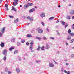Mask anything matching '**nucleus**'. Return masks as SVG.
<instances>
[{"label":"nucleus","mask_w":74,"mask_h":74,"mask_svg":"<svg viewBox=\"0 0 74 74\" xmlns=\"http://www.w3.org/2000/svg\"><path fill=\"white\" fill-rule=\"evenodd\" d=\"M36 30H38V32L40 34L42 33L43 32V30L41 29H40V28L38 27L36 29Z\"/></svg>","instance_id":"1"},{"label":"nucleus","mask_w":74,"mask_h":74,"mask_svg":"<svg viewBox=\"0 0 74 74\" xmlns=\"http://www.w3.org/2000/svg\"><path fill=\"white\" fill-rule=\"evenodd\" d=\"M7 52V49H5L3 51V53L5 56H7V54L6 53Z\"/></svg>","instance_id":"2"},{"label":"nucleus","mask_w":74,"mask_h":74,"mask_svg":"<svg viewBox=\"0 0 74 74\" xmlns=\"http://www.w3.org/2000/svg\"><path fill=\"white\" fill-rule=\"evenodd\" d=\"M18 1V0H14V1L15 3H14V2H13L14 6H15L16 5L18 4V3H17V1Z\"/></svg>","instance_id":"3"},{"label":"nucleus","mask_w":74,"mask_h":74,"mask_svg":"<svg viewBox=\"0 0 74 74\" xmlns=\"http://www.w3.org/2000/svg\"><path fill=\"white\" fill-rule=\"evenodd\" d=\"M27 19H29L30 21H33V19L32 17L30 18V16H28L27 17Z\"/></svg>","instance_id":"4"},{"label":"nucleus","mask_w":74,"mask_h":74,"mask_svg":"<svg viewBox=\"0 0 74 74\" xmlns=\"http://www.w3.org/2000/svg\"><path fill=\"white\" fill-rule=\"evenodd\" d=\"M5 27H4L1 30V34H3L5 32Z\"/></svg>","instance_id":"5"},{"label":"nucleus","mask_w":74,"mask_h":74,"mask_svg":"<svg viewBox=\"0 0 74 74\" xmlns=\"http://www.w3.org/2000/svg\"><path fill=\"white\" fill-rule=\"evenodd\" d=\"M35 11V9L34 8H32L31 9H30L29 11V12L30 13L31 12H34V11Z\"/></svg>","instance_id":"6"},{"label":"nucleus","mask_w":74,"mask_h":74,"mask_svg":"<svg viewBox=\"0 0 74 74\" xmlns=\"http://www.w3.org/2000/svg\"><path fill=\"white\" fill-rule=\"evenodd\" d=\"M0 45L1 47H2V48H4V47L5 46V45H4V43L3 42H1Z\"/></svg>","instance_id":"7"},{"label":"nucleus","mask_w":74,"mask_h":74,"mask_svg":"<svg viewBox=\"0 0 74 74\" xmlns=\"http://www.w3.org/2000/svg\"><path fill=\"white\" fill-rule=\"evenodd\" d=\"M40 16L41 18H44V17H45V14L43 12L42 14H41Z\"/></svg>","instance_id":"8"},{"label":"nucleus","mask_w":74,"mask_h":74,"mask_svg":"<svg viewBox=\"0 0 74 74\" xmlns=\"http://www.w3.org/2000/svg\"><path fill=\"white\" fill-rule=\"evenodd\" d=\"M33 5V3H29L27 4V5L28 7H29L30 6H32V5Z\"/></svg>","instance_id":"9"},{"label":"nucleus","mask_w":74,"mask_h":74,"mask_svg":"<svg viewBox=\"0 0 74 74\" xmlns=\"http://www.w3.org/2000/svg\"><path fill=\"white\" fill-rule=\"evenodd\" d=\"M69 35L71 36L72 37H74V33H71V34H69Z\"/></svg>","instance_id":"10"},{"label":"nucleus","mask_w":74,"mask_h":74,"mask_svg":"<svg viewBox=\"0 0 74 74\" xmlns=\"http://www.w3.org/2000/svg\"><path fill=\"white\" fill-rule=\"evenodd\" d=\"M61 23H62L63 25H66V23L64 21H61Z\"/></svg>","instance_id":"11"},{"label":"nucleus","mask_w":74,"mask_h":74,"mask_svg":"<svg viewBox=\"0 0 74 74\" xmlns=\"http://www.w3.org/2000/svg\"><path fill=\"white\" fill-rule=\"evenodd\" d=\"M14 48H15L14 47H12L9 48V51H12V50H13Z\"/></svg>","instance_id":"12"},{"label":"nucleus","mask_w":74,"mask_h":74,"mask_svg":"<svg viewBox=\"0 0 74 74\" xmlns=\"http://www.w3.org/2000/svg\"><path fill=\"white\" fill-rule=\"evenodd\" d=\"M12 10H13V11H14L15 12H16V9H15V8L14 7L12 6Z\"/></svg>","instance_id":"13"},{"label":"nucleus","mask_w":74,"mask_h":74,"mask_svg":"<svg viewBox=\"0 0 74 74\" xmlns=\"http://www.w3.org/2000/svg\"><path fill=\"white\" fill-rule=\"evenodd\" d=\"M36 40H42V38H41V37H36Z\"/></svg>","instance_id":"14"},{"label":"nucleus","mask_w":74,"mask_h":74,"mask_svg":"<svg viewBox=\"0 0 74 74\" xmlns=\"http://www.w3.org/2000/svg\"><path fill=\"white\" fill-rule=\"evenodd\" d=\"M33 49V47L32 46H29V49L30 50H32Z\"/></svg>","instance_id":"15"},{"label":"nucleus","mask_w":74,"mask_h":74,"mask_svg":"<svg viewBox=\"0 0 74 74\" xmlns=\"http://www.w3.org/2000/svg\"><path fill=\"white\" fill-rule=\"evenodd\" d=\"M70 14L71 15H74V11L73 10H72V11L70 12Z\"/></svg>","instance_id":"16"},{"label":"nucleus","mask_w":74,"mask_h":74,"mask_svg":"<svg viewBox=\"0 0 74 74\" xmlns=\"http://www.w3.org/2000/svg\"><path fill=\"white\" fill-rule=\"evenodd\" d=\"M27 37H32V36L31 35H30L29 34H28L27 35Z\"/></svg>","instance_id":"17"},{"label":"nucleus","mask_w":74,"mask_h":74,"mask_svg":"<svg viewBox=\"0 0 74 74\" xmlns=\"http://www.w3.org/2000/svg\"><path fill=\"white\" fill-rule=\"evenodd\" d=\"M28 7V6L27 5H25L24 6V9H26V8H27Z\"/></svg>","instance_id":"18"},{"label":"nucleus","mask_w":74,"mask_h":74,"mask_svg":"<svg viewBox=\"0 0 74 74\" xmlns=\"http://www.w3.org/2000/svg\"><path fill=\"white\" fill-rule=\"evenodd\" d=\"M19 21V19L18 18H16L15 20H14V22L15 23H16L18 22Z\"/></svg>","instance_id":"19"},{"label":"nucleus","mask_w":74,"mask_h":74,"mask_svg":"<svg viewBox=\"0 0 74 74\" xmlns=\"http://www.w3.org/2000/svg\"><path fill=\"white\" fill-rule=\"evenodd\" d=\"M49 66H50V67H53V64L50 63L49 64Z\"/></svg>","instance_id":"20"},{"label":"nucleus","mask_w":74,"mask_h":74,"mask_svg":"<svg viewBox=\"0 0 74 74\" xmlns=\"http://www.w3.org/2000/svg\"><path fill=\"white\" fill-rule=\"evenodd\" d=\"M16 71L17 73H19V72H20V70H19V69L18 68L16 69Z\"/></svg>","instance_id":"21"},{"label":"nucleus","mask_w":74,"mask_h":74,"mask_svg":"<svg viewBox=\"0 0 74 74\" xmlns=\"http://www.w3.org/2000/svg\"><path fill=\"white\" fill-rule=\"evenodd\" d=\"M67 40H71V37L70 36H69L68 38H67Z\"/></svg>","instance_id":"22"},{"label":"nucleus","mask_w":74,"mask_h":74,"mask_svg":"<svg viewBox=\"0 0 74 74\" xmlns=\"http://www.w3.org/2000/svg\"><path fill=\"white\" fill-rule=\"evenodd\" d=\"M34 43V42H33V41H32L31 43H30V46H33V45Z\"/></svg>","instance_id":"23"},{"label":"nucleus","mask_w":74,"mask_h":74,"mask_svg":"<svg viewBox=\"0 0 74 74\" xmlns=\"http://www.w3.org/2000/svg\"><path fill=\"white\" fill-rule=\"evenodd\" d=\"M71 29H69L68 30V33H69V34L71 33Z\"/></svg>","instance_id":"24"},{"label":"nucleus","mask_w":74,"mask_h":74,"mask_svg":"<svg viewBox=\"0 0 74 74\" xmlns=\"http://www.w3.org/2000/svg\"><path fill=\"white\" fill-rule=\"evenodd\" d=\"M18 52V50H15L14 52V54H16Z\"/></svg>","instance_id":"25"},{"label":"nucleus","mask_w":74,"mask_h":74,"mask_svg":"<svg viewBox=\"0 0 74 74\" xmlns=\"http://www.w3.org/2000/svg\"><path fill=\"white\" fill-rule=\"evenodd\" d=\"M41 48V47H40V46H38V48L37 49V51H40V49Z\"/></svg>","instance_id":"26"},{"label":"nucleus","mask_w":74,"mask_h":74,"mask_svg":"<svg viewBox=\"0 0 74 74\" xmlns=\"http://www.w3.org/2000/svg\"><path fill=\"white\" fill-rule=\"evenodd\" d=\"M42 38L43 39H44V40H47V38L45 37L44 36L43 38Z\"/></svg>","instance_id":"27"},{"label":"nucleus","mask_w":74,"mask_h":74,"mask_svg":"<svg viewBox=\"0 0 74 74\" xmlns=\"http://www.w3.org/2000/svg\"><path fill=\"white\" fill-rule=\"evenodd\" d=\"M15 38H13L11 40L12 42H14V41H15Z\"/></svg>","instance_id":"28"},{"label":"nucleus","mask_w":74,"mask_h":74,"mask_svg":"<svg viewBox=\"0 0 74 74\" xmlns=\"http://www.w3.org/2000/svg\"><path fill=\"white\" fill-rule=\"evenodd\" d=\"M66 18L68 19H70V16H67Z\"/></svg>","instance_id":"29"},{"label":"nucleus","mask_w":74,"mask_h":74,"mask_svg":"<svg viewBox=\"0 0 74 74\" xmlns=\"http://www.w3.org/2000/svg\"><path fill=\"white\" fill-rule=\"evenodd\" d=\"M41 50L42 51H44V46H42L41 48Z\"/></svg>","instance_id":"30"},{"label":"nucleus","mask_w":74,"mask_h":74,"mask_svg":"<svg viewBox=\"0 0 74 74\" xmlns=\"http://www.w3.org/2000/svg\"><path fill=\"white\" fill-rule=\"evenodd\" d=\"M46 49H49V45H47V46L46 47Z\"/></svg>","instance_id":"31"},{"label":"nucleus","mask_w":74,"mask_h":74,"mask_svg":"<svg viewBox=\"0 0 74 74\" xmlns=\"http://www.w3.org/2000/svg\"><path fill=\"white\" fill-rule=\"evenodd\" d=\"M9 17H10V18H14V16H12L9 15Z\"/></svg>","instance_id":"32"},{"label":"nucleus","mask_w":74,"mask_h":74,"mask_svg":"<svg viewBox=\"0 0 74 74\" xmlns=\"http://www.w3.org/2000/svg\"><path fill=\"white\" fill-rule=\"evenodd\" d=\"M7 59V57H6V56H5V57H4V58H3V60H4V61H5V60H6V59Z\"/></svg>","instance_id":"33"},{"label":"nucleus","mask_w":74,"mask_h":74,"mask_svg":"<svg viewBox=\"0 0 74 74\" xmlns=\"http://www.w3.org/2000/svg\"><path fill=\"white\" fill-rule=\"evenodd\" d=\"M54 19V17H52L49 18V20H51V19Z\"/></svg>","instance_id":"34"},{"label":"nucleus","mask_w":74,"mask_h":74,"mask_svg":"<svg viewBox=\"0 0 74 74\" xmlns=\"http://www.w3.org/2000/svg\"><path fill=\"white\" fill-rule=\"evenodd\" d=\"M72 29H73V30H74V24H73L72 25Z\"/></svg>","instance_id":"35"},{"label":"nucleus","mask_w":74,"mask_h":74,"mask_svg":"<svg viewBox=\"0 0 74 74\" xmlns=\"http://www.w3.org/2000/svg\"><path fill=\"white\" fill-rule=\"evenodd\" d=\"M8 74H11V71H8Z\"/></svg>","instance_id":"36"},{"label":"nucleus","mask_w":74,"mask_h":74,"mask_svg":"<svg viewBox=\"0 0 74 74\" xmlns=\"http://www.w3.org/2000/svg\"><path fill=\"white\" fill-rule=\"evenodd\" d=\"M8 68H6L5 69V71H7L8 70Z\"/></svg>","instance_id":"37"},{"label":"nucleus","mask_w":74,"mask_h":74,"mask_svg":"<svg viewBox=\"0 0 74 74\" xmlns=\"http://www.w3.org/2000/svg\"><path fill=\"white\" fill-rule=\"evenodd\" d=\"M5 9H6V11H8L9 10L8 7H6Z\"/></svg>","instance_id":"38"},{"label":"nucleus","mask_w":74,"mask_h":74,"mask_svg":"<svg viewBox=\"0 0 74 74\" xmlns=\"http://www.w3.org/2000/svg\"><path fill=\"white\" fill-rule=\"evenodd\" d=\"M41 24L43 26H45V25H44V23H43V22H41Z\"/></svg>","instance_id":"39"},{"label":"nucleus","mask_w":74,"mask_h":74,"mask_svg":"<svg viewBox=\"0 0 74 74\" xmlns=\"http://www.w3.org/2000/svg\"><path fill=\"white\" fill-rule=\"evenodd\" d=\"M50 39L51 40H54V38H53L52 37H51Z\"/></svg>","instance_id":"40"},{"label":"nucleus","mask_w":74,"mask_h":74,"mask_svg":"<svg viewBox=\"0 0 74 74\" xmlns=\"http://www.w3.org/2000/svg\"><path fill=\"white\" fill-rule=\"evenodd\" d=\"M17 44L18 46H19L20 45V43H17Z\"/></svg>","instance_id":"41"},{"label":"nucleus","mask_w":74,"mask_h":74,"mask_svg":"<svg viewBox=\"0 0 74 74\" xmlns=\"http://www.w3.org/2000/svg\"><path fill=\"white\" fill-rule=\"evenodd\" d=\"M26 45H29V43H28V42H27L26 43Z\"/></svg>","instance_id":"42"},{"label":"nucleus","mask_w":74,"mask_h":74,"mask_svg":"<svg viewBox=\"0 0 74 74\" xmlns=\"http://www.w3.org/2000/svg\"><path fill=\"white\" fill-rule=\"evenodd\" d=\"M5 7H8V5L7 4H6L5 5Z\"/></svg>","instance_id":"43"},{"label":"nucleus","mask_w":74,"mask_h":74,"mask_svg":"<svg viewBox=\"0 0 74 74\" xmlns=\"http://www.w3.org/2000/svg\"><path fill=\"white\" fill-rule=\"evenodd\" d=\"M25 41L24 40H22L21 41L22 43H24L25 42Z\"/></svg>","instance_id":"44"},{"label":"nucleus","mask_w":74,"mask_h":74,"mask_svg":"<svg viewBox=\"0 0 74 74\" xmlns=\"http://www.w3.org/2000/svg\"><path fill=\"white\" fill-rule=\"evenodd\" d=\"M67 74H70V72L69 71H68L67 72Z\"/></svg>","instance_id":"45"},{"label":"nucleus","mask_w":74,"mask_h":74,"mask_svg":"<svg viewBox=\"0 0 74 74\" xmlns=\"http://www.w3.org/2000/svg\"><path fill=\"white\" fill-rule=\"evenodd\" d=\"M68 26V25L67 24L65 26V28H66Z\"/></svg>","instance_id":"46"},{"label":"nucleus","mask_w":74,"mask_h":74,"mask_svg":"<svg viewBox=\"0 0 74 74\" xmlns=\"http://www.w3.org/2000/svg\"><path fill=\"white\" fill-rule=\"evenodd\" d=\"M70 42H71V43H73V41L71 40L70 41Z\"/></svg>","instance_id":"47"},{"label":"nucleus","mask_w":74,"mask_h":74,"mask_svg":"<svg viewBox=\"0 0 74 74\" xmlns=\"http://www.w3.org/2000/svg\"><path fill=\"white\" fill-rule=\"evenodd\" d=\"M66 66H69V64L68 63H66Z\"/></svg>","instance_id":"48"},{"label":"nucleus","mask_w":74,"mask_h":74,"mask_svg":"<svg viewBox=\"0 0 74 74\" xmlns=\"http://www.w3.org/2000/svg\"><path fill=\"white\" fill-rule=\"evenodd\" d=\"M64 72L65 73H67V71L66 70H64Z\"/></svg>","instance_id":"49"},{"label":"nucleus","mask_w":74,"mask_h":74,"mask_svg":"<svg viewBox=\"0 0 74 74\" xmlns=\"http://www.w3.org/2000/svg\"><path fill=\"white\" fill-rule=\"evenodd\" d=\"M3 0H1L0 1V3H1L2 2V1H3Z\"/></svg>","instance_id":"50"},{"label":"nucleus","mask_w":74,"mask_h":74,"mask_svg":"<svg viewBox=\"0 0 74 74\" xmlns=\"http://www.w3.org/2000/svg\"><path fill=\"white\" fill-rule=\"evenodd\" d=\"M2 36V34L0 33V37H1Z\"/></svg>","instance_id":"51"},{"label":"nucleus","mask_w":74,"mask_h":74,"mask_svg":"<svg viewBox=\"0 0 74 74\" xmlns=\"http://www.w3.org/2000/svg\"><path fill=\"white\" fill-rule=\"evenodd\" d=\"M71 57H74V55L72 54L71 55Z\"/></svg>","instance_id":"52"},{"label":"nucleus","mask_w":74,"mask_h":74,"mask_svg":"<svg viewBox=\"0 0 74 74\" xmlns=\"http://www.w3.org/2000/svg\"><path fill=\"white\" fill-rule=\"evenodd\" d=\"M71 40L73 42V41H74V39H72Z\"/></svg>","instance_id":"53"},{"label":"nucleus","mask_w":74,"mask_h":74,"mask_svg":"<svg viewBox=\"0 0 74 74\" xmlns=\"http://www.w3.org/2000/svg\"><path fill=\"white\" fill-rule=\"evenodd\" d=\"M72 19H74V16H73L72 17Z\"/></svg>","instance_id":"54"},{"label":"nucleus","mask_w":74,"mask_h":74,"mask_svg":"<svg viewBox=\"0 0 74 74\" xmlns=\"http://www.w3.org/2000/svg\"><path fill=\"white\" fill-rule=\"evenodd\" d=\"M58 7H59V8H60V5H59L58 6Z\"/></svg>","instance_id":"55"},{"label":"nucleus","mask_w":74,"mask_h":74,"mask_svg":"<svg viewBox=\"0 0 74 74\" xmlns=\"http://www.w3.org/2000/svg\"><path fill=\"white\" fill-rule=\"evenodd\" d=\"M20 7H22V5H20Z\"/></svg>","instance_id":"56"},{"label":"nucleus","mask_w":74,"mask_h":74,"mask_svg":"<svg viewBox=\"0 0 74 74\" xmlns=\"http://www.w3.org/2000/svg\"><path fill=\"white\" fill-rule=\"evenodd\" d=\"M64 61H65V62H67V60H65Z\"/></svg>","instance_id":"57"},{"label":"nucleus","mask_w":74,"mask_h":74,"mask_svg":"<svg viewBox=\"0 0 74 74\" xmlns=\"http://www.w3.org/2000/svg\"><path fill=\"white\" fill-rule=\"evenodd\" d=\"M54 62L56 64H57L56 62H55V61H54Z\"/></svg>","instance_id":"58"},{"label":"nucleus","mask_w":74,"mask_h":74,"mask_svg":"<svg viewBox=\"0 0 74 74\" xmlns=\"http://www.w3.org/2000/svg\"><path fill=\"white\" fill-rule=\"evenodd\" d=\"M66 45H68V43H66Z\"/></svg>","instance_id":"59"},{"label":"nucleus","mask_w":74,"mask_h":74,"mask_svg":"<svg viewBox=\"0 0 74 74\" xmlns=\"http://www.w3.org/2000/svg\"><path fill=\"white\" fill-rule=\"evenodd\" d=\"M29 24H30V23H28L27 24V25H29Z\"/></svg>","instance_id":"60"},{"label":"nucleus","mask_w":74,"mask_h":74,"mask_svg":"<svg viewBox=\"0 0 74 74\" xmlns=\"http://www.w3.org/2000/svg\"><path fill=\"white\" fill-rule=\"evenodd\" d=\"M35 8H37V7L36 6H35Z\"/></svg>","instance_id":"61"},{"label":"nucleus","mask_w":74,"mask_h":74,"mask_svg":"<svg viewBox=\"0 0 74 74\" xmlns=\"http://www.w3.org/2000/svg\"><path fill=\"white\" fill-rule=\"evenodd\" d=\"M36 63H38V61H36Z\"/></svg>","instance_id":"62"},{"label":"nucleus","mask_w":74,"mask_h":74,"mask_svg":"<svg viewBox=\"0 0 74 74\" xmlns=\"http://www.w3.org/2000/svg\"><path fill=\"white\" fill-rule=\"evenodd\" d=\"M58 22H59V21H56V23H58Z\"/></svg>","instance_id":"63"},{"label":"nucleus","mask_w":74,"mask_h":74,"mask_svg":"<svg viewBox=\"0 0 74 74\" xmlns=\"http://www.w3.org/2000/svg\"><path fill=\"white\" fill-rule=\"evenodd\" d=\"M2 74H4V73H2Z\"/></svg>","instance_id":"64"}]
</instances>
